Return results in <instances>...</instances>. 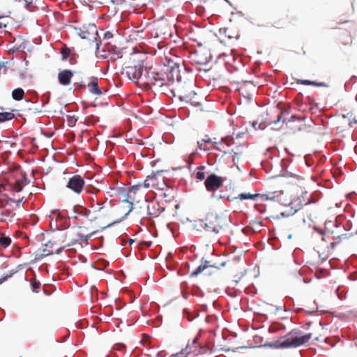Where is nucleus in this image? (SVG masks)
I'll list each match as a JSON object with an SVG mask.
<instances>
[{"instance_id":"72a5a7b5","label":"nucleus","mask_w":357,"mask_h":357,"mask_svg":"<svg viewBox=\"0 0 357 357\" xmlns=\"http://www.w3.org/2000/svg\"><path fill=\"white\" fill-rule=\"evenodd\" d=\"M197 147L200 150L206 151L208 149V148L206 146L205 139H203L202 141L197 142Z\"/></svg>"},{"instance_id":"3c124183","label":"nucleus","mask_w":357,"mask_h":357,"mask_svg":"<svg viewBox=\"0 0 357 357\" xmlns=\"http://www.w3.org/2000/svg\"><path fill=\"white\" fill-rule=\"evenodd\" d=\"M167 268H168L169 271H173L174 267L172 265L167 264Z\"/></svg>"},{"instance_id":"58836bf2","label":"nucleus","mask_w":357,"mask_h":357,"mask_svg":"<svg viewBox=\"0 0 357 357\" xmlns=\"http://www.w3.org/2000/svg\"><path fill=\"white\" fill-rule=\"evenodd\" d=\"M193 294L195 296H204V293L199 288H197L196 290H194Z\"/></svg>"},{"instance_id":"a18cd8bd","label":"nucleus","mask_w":357,"mask_h":357,"mask_svg":"<svg viewBox=\"0 0 357 357\" xmlns=\"http://www.w3.org/2000/svg\"><path fill=\"white\" fill-rule=\"evenodd\" d=\"M261 197H262V199H265V200H273L275 199L274 196L269 197L267 195H262Z\"/></svg>"},{"instance_id":"1a4fd4ad","label":"nucleus","mask_w":357,"mask_h":357,"mask_svg":"<svg viewBox=\"0 0 357 357\" xmlns=\"http://www.w3.org/2000/svg\"><path fill=\"white\" fill-rule=\"evenodd\" d=\"M144 66L139 65L135 66H128L126 69V74L128 78L138 84H140L141 77L142 76Z\"/></svg>"},{"instance_id":"473e14b6","label":"nucleus","mask_w":357,"mask_h":357,"mask_svg":"<svg viewBox=\"0 0 357 357\" xmlns=\"http://www.w3.org/2000/svg\"><path fill=\"white\" fill-rule=\"evenodd\" d=\"M211 192H212V194L211 195V197L212 198H215L216 199L219 200L223 197L222 192H217L216 191H211Z\"/></svg>"},{"instance_id":"4be33fe9","label":"nucleus","mask_w":357,"mask_h":357,"mask_svg":"<svg viewBox=\"0 0 357 357\" xmlns=\"http://www.w3.org/2000/svg\"><path fill=\"white\" fill-rule=\"evenodd\" d=\"M196 95V93L194 91H190L187 95L180 96V102H185V103H188Z\"/></svg>"},{"instance_id":"09e8293b","label":"nucleus","mask_w":357,"mask_h":357,"mask_svg":"<svg viewBox=\"0 0 357 357\" xmlns=\"http://www.w3.org/2000/svg\"><path fill=\"white\" fill-rule=\"evenodd\" d=\"M219 31L221 34H222V33L225 34L226 32L227 31V28H221V29H220Z\"/></svg>"},{"instance_id":"e2e57ef3","label":"nucleus","mask_w":357,"mask_h":357,"mask_svg":"<svg viewBox=\"0 0 357 357\" xmlns=\"http://www.w3.org/2000/svg\"><path fill=\"white\" fill-rule=\"evenodd\" d=\"M3 27H5V26H6V24H3V23H1V22H0V28H1V27H3Z\"/></svg>"},{"instance_id":"de8ad7c7","label":"nucleus","mask_w":357,"mask_h":357,"mask_svg":"<svg viewBox=\"0 0 357 357\" xmlns=\"http://www.w3.org/2000/svg\"><path fill=\"white\" fill-rule=\"evenodd\" d=\"M239 158V154L238 153H234V155L232 158V161L234 162V163H235L236 160H238Z\"/></svg>"},{"instance_id":"4c0bfd02","label":"nucleus","mask_w":357,"mask_h":357,"mask_svg":"<svg viewBox=\"0 0 357 357\" xmlns=\"http://www.w3.org/2000/svg\"><path fill=\"white\" fill-rule=\"evenodd\" d=\"M296 83L301 84L303 85H310L311 86V80L309 79H297Z\"/></svg>"},{"instance_id":"c9c22d12","label":"nucleus","mask_w":357,"mask_h":357,"mask_svg":"<svg viewBox=\"0 0 357 357\" xmlns=\"http://www.w3.org/2000/svg\"><path fill=\"white\" fill-rule=\"evenodd\" d=\"M311 86H320V87L328 86V85L325 82H319L312 81V80H311Z\"/></svg>"},{"instance_id":"680f3d73","label":"nucleus","mask_w":357,"mask_h":357,"mask_svg":"<svg viewBox=\"0 0 357 357\" xmlns=\"http://www.w3.org/2000/svg\"><path fill=\"white\" fill-rule=\"evenodd\" d=\"M208 63V61H204V62H199V63H201V64H204V65H206Z\"/></svg>"},{"instance_id":"774afa93","label":"nucleus","mask_w":357,"mask_h":357,"mask_svg":"<svg viewBox=\"0 0 357 357\" xmlns=\"http://www.w3.org/2000/svg\"><path fill=\"white\" fill-rule=\"evenodd\" d=\"M174 207H175V210L178 209V204H176Z\"/></svg>"},{"instance_id":"412c9836","label":"nucleus","mask_w":357,"mask_h":357,"mask_svg":"<svg viewBox=\"0 0 357 357\" xmlns=\"http://www.w3.org/2000/svg\"><path fill=\"white\" fill-rule=\"evenodd\" d=\"M290 113L289 109H283L281 110V113L278 115L277 119L272 122L273 124H277L280 121L285 122L287 119H283V116L288 115Z\"/></svg>"},{"instance_id":"f8f14e48","label":"nucleus","mask_w":357,"mask_h":357,"mask_svg":"<svg viewBox=\"0 0 357 357\" xmlns=\"http://www.w3.org/2000/svg\"><path fill=\"white\" fill-rule=\"evenodd\" d=\"M153 80L151 81V86L161 87L163 85H168L167 77L162 74L157 73V75L153 76Z\"/></svg>"},{"instance_id":"6ab92c4d","label":"nucleus","mask_w":357,"mask_h":357,"mask_svg":"<svg viewBox=\"0 0 357 357\" xmlns=\"http://www.w3.org/2000/svg\"><path fill=\"white\" fill-rule=\"evenodd\" d=\"M259 197V194H251L250 192L248 193H241L238 195V198L241 200H247V199H252V200H257V197Z\"/></svg>"},{"instance_id":"49530a36","label":"nucleus","mask_w":357,"mask_h":357,"mask_svg":"<svg viewBox=\"0 0 357 357\" xmlns=\"http://www.w3.org/2000/svg\"><path fill=\"white\" fill-rule=\"evenodd\" d=\"M305 161L307 167H311L313 164V162L311 160H308L307 156L305 157Z\"/></svg>"},{"instance_id":"bb28decb","label":"nucleus","mask_w":357,"mask_h":357,"mask_svg":"<svg viewBox=\"0 0 357 357\" xmlns=\"http://www.w3.org/2000/svg\"><path fill=\"white\" fill-rule=\"evenodd\" d=\"M11 243V239L8 236L0 237V244L3 247L8 246Z\"/></svg>"},{"instance_id":"864d4df0","label":"nucleus","mask_w":357,"mask_h":357,"mask_svg":"<svg viewBox=\"0 0 357 357\" xmlns=\"http://www.w3.org/2000/svg\"><path fill=\"white\" fill-rule=\"evenodd\" d=\"M357 79V77L355 76V75H353L351 77V81H353L354 82H356Z\"/></svg>"},{"instance_id":"6e6552de","label":"nucleus","mask_w":357,"mask_h":357,"mask_svg":"<svg viewBox=\"0 0 357 357\" xmlns=\"http://www.w3.org/2000/svg\"><path fill=\"white\" fill-rule=\"evenodd\" d=\"M224 182V179L215 173L211 174L205 179L204 184L208 191H216Z\"/></svg>"},{"instance_id":"423d86ee","label":"nucleus","mask_w":357,"mask_h":357,"mask_svg":"<svg viewBox=\"0 0 357 357\" xmlns=\"http://www.w3.org/2000/svg\"><path fill=\"white\" fill-rule=\"evenodd\" d=\"M85 181L80 175H74L70 177L66 184V188L75 194H80L84 188Z\"/></svg>"},{"instance_id":"f3484780","label":"nucleus","mask_w":357,"mask_h":357,"mask_svg":"<svg viewBox=\"0 0 357 357\" xmlns=\"http://www.w3.org/2000/svg\"><path fill=\"white\" fill-rule=\"evenodd\" d=\"M75 213L88 218L90 214V211L81 206H75L73 208Z\"/></svg>"},{"instance_id":"c85d7f7f","label":"nucleus","mask_w":357,"mask_h":357,"mask_svg":"<svg viewBox=\"0 0 357 357\" xmlns=\"http://www.w3.org/2000/svg\"><path fill=\"white\" fill-rule=\"evenodd\" d=\"M109 52H112L114 54L116 55L117 58H120L121 56V49L115 47L111 46L108 47Z\"/></svg>"},{"instance_id":"7ed1b4c3","label":"nucleus","mask_w":357,"mask_h":357,"mask_svg":"<svg viewBox=\"0 0 357 357\" xmlns=\"http://www.w3.org/2000/svg\"><path fill=\"white\" fill-rule=\"evenodd\" d=\"M197 341L198 337H195L192 340L191 344H188L185 348L182 349L180 351V357H191L190 356L192 354L197 356L198 354H205L208 351H209L210 353L212 352L214 345H212L211 348L208 349L207 346L199 344Z\"/></svg>"},{"instance_id":"a19ab883","label":"nucleus","mask_w":357,"mask_h":357,"mask_svg":"<svg viewBox=\"0 0 357 357\" xmlns=\"http://www.w3.org/2000/svg\"><path fill=\"white\" fill-rule=\"evenodd\" d=\"M313 229L318 232L319 234H320L321 235H324L325 234V231L322 229H321L319 227H318L317 226H314L313 227Z\"/></svg>"},{"instance_id":"cd10ccee","label":"nucleus","mask_w":357,"mask_h":357,"mask_svg":"<svg viewBox=\"0 0 357 357\" xmlns=\"http://www.w3.org/2000/svg\"><path fill=\"white\" fill-rule=\"evenodd\" d=\"M266 126H267V125L264 122H261V123H258L257 121L252 122V127L255 130H264L266 128Z\"/></svg>"},{"instance_id":"4d7b16f0","label":"nucleus","mask_w":357,"mask_h":357,"mask_svg":"<svg viewBox=\"0 0 357 357\" xmlns=\"http://www.w3.org/2000/svg\"><path fill=\"white\" fill-rule=\"evenodd\" d=\"M174 26H175L176 33L178 35V28L176 25H175Z\"/></svg>"},{"instance_id":"8fccbe9b","label":"nucleus","mask_w":357,"mask_h":357,"mask_svg":"<svg viewBox=\"0 0 357 357\" xmlns=\"http://www.w3.org/2000/svg\"><path fill=\"white\" fill-rule=\"evenodd\" d=\"M50 100V97L47 96L45 100H43V106H44L45 104L48 103Z\"/></svg>"},{"instance_id":"2eb2a0df","label":"nucleus","mask_w":357,"mask_h":357,"mask_svg":"<svg viewBox=\"0 0 357 357\" xmlns=\"http://www.w3.org/2000/svg\"><path fill=\"white\" fill-rule=\"evenodd\" d=\"M279 166L280 168V176H285V177H294V174L291 172H289L287 169V166L284 165V159H282L279 162Z\"/></svg>"},{"instance_id":"052dcab7","label":"nucleus","mask_w":357,"mask_h":357,"mask_svg":"<svg viewBox=\"0 0 357 357\" xmlns=\"http://www.w3.org/2000/svg\"><path fill=\"white\" fill-rule=\"evenodd\" d=\"M185 162L186 164L190 165L192 164V162H190L189 160H185Z\"/></svg>"},{"instance_id":"5701e85b","label":"nucleus","mask_w":357,"mask_h":357,"mask_svg":"<svg viewBox=\"0 0 357 357\" xmlns=\"http://www.w3.org/2000/svg\"><path fill=\"white\" fill-rule=\"evenodd\" d=\"M14 118V114L12 112H0V123L6 121L11 120Z\"/></svg>"},{"instance_id":"ddd939ff","label":"nucleus","mask_w":357,"mask_h":357,"mask_svg":"<svg viewBox=\"0 0 357 357\" xmlns=\"http://www.w3.org/2000/svg\"><path fill=\"white\" fill-rule=\"evenodd\" d=\"M146 209H147V215H158L162 209H160L158 204L157 203H152V206H151L150 204L146 205Z\"/></svg>"},{"instance_id":"f03ea898","label":"nucleus","mask_w":357,"mask_h":357,"mask_svg":"<svg viewBox=\"0 0 357 357\" xmlns=\"http://www.w3.org/2000/svg\"><path fill=\"white\" fill-rule=\"evenodd\" d=\"M165 65L167 67L165 74L167 78V84L171 86V93L174 96H176L177 82H178V57L177 55L169 52V56H165Z\"/></svg>"},{"instance_id":"bf43d9fd","label":"nucleus","mask_w":357,"mask_h":357,"mask_svg":"<svg viewBox=\"0 0 357 357\" xmlns=\"http://www.w3.org/2000/svg\"><path fill=\"white\" fill-rule=\"evenodd\" d=\"M211 142V139H205V144H206V143H210Z\"/></svg>"},{"instance_id":"2f4dec72","label":"nucleus","mask_w":357,"mask_h":357,"mask_svg":"<svg viewBox=\"0 0 357 357\" xmlns=\"http://www.w3.org/2000/svg\"><path fill=\"white\" fill-rule=\"evenodd\" d=\"M181 114L184 115V117L189 116L190 111L183 106L180 105V119H181Z\"/></svg>"},{"instance_id":"aec40b11","label":"nucleus","mask_w":357,"mask_h":357,"mask_svg":"<svg viewBox=\"0 0 357 357\" xmlns=\"http://www.w3.org/2000/svg\"><path fill=\"white\" fill-rule=\"evenodd\" d=\"M89 91L91 93L96 94V95H101L102 92L98 88V82L96 80H93L89 84Z\"/></svg>"},{"instance_id":"e433bc0d","label":"nucleus","mask_w":357,"mask_h":357,"mask_svg":"<svg viewBox=\"0 0 357 357\" xmlns=\"http://www.w3.org/2000/svg\"><path fill=\"white\" fill-rule=\"evenodd\" d=\"M40 283L37 281H34L31 283L32 290L35 292L38 291V289L40 287Z\"/></svg>"},{"instance_id":"7c9ffc66","label":"nucleus","mask_w":357,"mask_h":357,"mask_svg":"<svg viewBox=\"0 0 357 357\" xmlns=\"http://www.w3.org/2000/svg\"><path fill=\"white\" fill-rule=\"evenodd\" d=\"M261 165L266 172L272 169L273 167V164L268 162H261Z\"/></svg>"},{"instance_id":"a211bd4d","label":"nucleus","mask_w":357,"mask_h":357,"mask_svg":"<svg viewBox=\"0 0 357 357\" xmlns=\"http://www.w3.org/2000/svg\"><path fill=\"white\" fill-rule=\"evenodd\" d=\"M24 96V91L22 88H17L12 92V98L15 100H21L23 99Z\"/></svg>"},{"instance_id":"603ef678","label":"nucleus","mask_w":357,"mask_h":357,"mask_svg":"<svg viewBox=\"0 0 357 357\" xmlns=\"http://www.w3.org/2000/svg\"><path fill=\"white\" fill-rule=\"evenodd\" d=\"M212 231H213V232H215V234H218V233L219 232V229H217L216 227H213V229H212Z\"/></svg>"},{"instance_id":"338daca9","label":"nucleus","mask_w":357,"mask_h":357,"mask_svg":"<svg viewBox=\"0 0 357 357\" xmlns=\"http://www.w3.org/2000/svg\"><path fill=\"white\" fill-rule=\"evenodd\" d=\"M342 236H343L344 238H348V236L347 234H342Z\"/></svg>"},{"instance_id":"f704fd0d","label":"nucleus","mask_w":357,"mask_h":357,"mask_svg":"<svg viewBox=\"0 0 357 357\" xmlns=\"http://www.w3.org/2000/svg\"><path fill=\"white\" fill-rule=\"evenodd\" d=\"M61 56L63 60H66L70 54V50L69 49H63L61 51Z\"/></svg>"},{"instance_id":"9d476101","label":"nucleus","mask_w":357,"mask_h":357,"mask_svg":"<svg viewBox=\"0 0 357 357\" xmlns=\"http://www.w3.org/2000/svg\"><path fill=\"white\" fill-rule=\"evenodd\" d=\"M155 75H157V72L153 70L152 68H147L144 67L139 84L151 86V81L153 80V76Z\"/></svg>"},{"instance_id":"c03bdc74","label":"nucleus","mask_w":357,"mask_h":357,"mask_svg":"<svg viewBox=\"0 0 357 357\" xmlns=\"http://www.w3.org/2000/svg\"><path fill=\"white\" fill-rule=\"evenodd\" d=\"M183 316L186 317L189 321H192L194 318L188 316V312L186 309L183 310Z\"/></svg>"},{"instance_id":"b1692460","label":"nucleus","mask_w":357,"mask_h":357,"mask_svg":"<svg viewBox=\"0 0 357 357\" xmlns=\"http://www.w3.org/2000/svg\"><path fill=\"white\" fill-rule=\"evenodd\" d=\"M301 209V205L298 208L291 207L289 210L280 213V215L283 218H287L294 215L297 211Z\"/></svg>"},{"instance_id":"393cba45","label":"nucleus","mask_w":357,"mask_h":357,"mask_svg":"<svg viewBox=\"0 0 357 357\" xmlns=\"http://www.w3.org/2000/svg\"><path fill=\"white\" fill-rule=\"evenodd\" d=\"M199 170L197 171L195 174H196V178L199 180V181H202L205 178V172H204V169H205V167L204 166H201L199 168Z\"/></svg>"},{"instance_id":"6e6d98bb","label":"nucleus","mask_w":357,"mask_h":357,"mask_svg":"<svg viewBox=\"0 0 357 357\" xmlns=\"http://www.w3.org/2000/svg\"><path fill=\"white\" fill-rule=\"evenodd\" d=\"M337 242H332V243H331V247H332V248H334L335 246H336V245H337Z\"/></svg>"},{"instance_id":"f257e3e1","label":"nucleus","mask_w":357,"mask_h":357,"mask_svg":"<svg viewBox=\"0 0 357 357\" xmlns=\"http://www.w3.org/2000/svg\"><path fill=\"white\" fill-rule=\"evenodd\" d=\"M299 329H293L279 340L266 344V347L273 349L296 348L303 345L311 339L312 333L302 335Z\"/></svg>"},{"instance_id":"0e129e2a","label":"nucleus","mask_w":357,"mask_h":357,"mask_svg":"<svg viewBox=\"0 0 357 357\" xmlns=\"http://www.w3.org/2000/svg\"><path fill=\"white\" fill-rule=\"evenodd\" d=\"M240 16H243V13L241 12V11H238L237 13Z\"/></svg>"},{"instance_id":"dca6fc26","label":"nucleus","mask_w":357,"mask_h":357,"mask_svg":"<svg viewBox=\"0 0 357 357\" xmlns=\"http://www.w3.org/2000/svg\"><path fill=\"white\" fill-rule=\"evenodd\" d=\"M26 185V178H24L22 180L17 179V180L15 181V183L13 185V190L17 192H20L23 189V187Z\"/></svg>"},{"instance_id":"39448f33","label":"nucleus","mask_w":357,"mask_h":357,"mask_svg":"<svg viewBox=\"0 0 357 357\" xmlns=\"http://www.w3.org/2000/svg\"><path fill=\"white\" fill-rule=\"evenodd\" d=\"M142 187L140 183L137 185H134L129 188L128 192L126 195V198L123 200V202L129 203V209L128 211L124 215L123 219H125L128 217V215L134 210V202L137 201V194L140 192Z\"/></svg>"},{"instance_id":"20e7f679","label":"nucleus","mask_w":357,"mask_h":357,"mask_svg":"<svg viewBox=\"0 0 357 357\" xmlns=\"http://www.w3.org/2000/svg\"><path fill=\"white\" fill-rule=\"evenodd\" d=\"M76 33L82 39L89 40H96L98 36V29L93 23L83 24L81 27H75Z\"/></svg>"},{"instance_id":"4468645a","label":"nucleus","mask_w":357,"mask_h":357,"mask_svg":"<svg viewBox=\"0 0 357 357\" xmlns=\"http://www.w3.org/2000/svg\"><path fill=\"white\" fill-rule=\"evenodd\" d=\"M140 185L144 189L154 187L157 185L156 178L155 176H147L146 180L143 183H140Z\"/></svg>"},{"instance_id":"13d9d810","label":"nucleus","mask_w":357,"mask_h":357,"mask_svg":"<svg viewBox=\"0 0 357 357\" xmlns=\"http://www.w3.org/2000/svg\"><path fill=\"white\" fill-rule=\"evenodd\" d=\"M314 312V311H306V314H312Z\"/></svg>"},{"instance_id":"ea45409f","label":"nucleus","mask_w":357,"mask_h":357,"mask_svg":"<svg viewBox=\"0 0 357 357\" xmlns=\"http://www.w3.org/2000/svg\"><path fill=\"white\" fill-rule=\"evenodd\" d=\"M175 224H176V222H173V221H172V222H171L168 223V225H167V226H168L169 229H170V231H172V233L174 236H175V234H174L175 231H174V225H175Z\"/></svg>"},{"instance_id":"69168bd1","label":"nucleus","mask_w":357,"mask_h":357,"mask_svg":"<svg viewBox=\"0 0 357 357\" xmlns=\"http://www.w3.org/2000/svg\"><path fill=\"white\" fill-rule=\"evenodd\" d=\"M292 238V234H289L287 236L288 239H291Z\"/></svg>"},{"instance_id":"9b49d317","label":"nucleus","mask_w":357,"mask_h":357,"mask_svg":"<svg viewBox=\"0 0 357 357\" xmlns=\"http://www.w3.org/2000/svg\"><path fill=\"white\" fill-rule=\"evenodd\" d=\"M72 77L73 73L70 70H64L58 75L59 83L63 86L70 84Z\"/></svg>"},{"instance_id":"0eeeda50","label":"nucleus","mask_w":357,"mask_h":357,"mask_svg":"<svg viewBox=\"0 0 357 357\" xmlns=\"http://www.w3.org/2000/svg\"><path fill=\"white\" fill-rule=\"evenodd\" d=\"M226 263L222 262L220 265H217L216 264H211L210 261L204 259V258H202L201 264L198 266L195 270H193L191 273V277H196L200 273H202L204 271L207 270L208 268H215L216 271H219L221 268L225 266Z\"/></svg>"},{"instance_id":"c756f323","label":"nucleus","mask_w":357,"mask_h":357,"mask_svg":"<svg viewBox=\"0 0 357 357\" xmlns=\"http://www.w3.org/2000/svg\"><path fill=\"white\" fill-rule=\"evenodd\" d=\"M234 141V137L231 136H227L222 138V142L225 143L227 146H229L231 145Z\"/></svg>"},{"instance_id":"79ce46f5","label":"nucleus","mask_w":357,"mask_h":357,"mask_svg":"<svg viewBox=\"0 0 357 357\" xmlns=\"http://www.w3.org/2000/svg\"><path fill=\"white\" fill-rule=\"evenodd\" d=\"M163 195H164V197L166 198L165 199L166 202H170L171 199L174 197L173 196H172L171 195L168 194L167 192H164Z\"/></svg>"},{"instance_id":"5fc2aeb1","label":"nucleus","mask_w":357,"mask_h":357,"mask_svg":"<svg viewBox=\"0 0 357 357\" xmlns=\"http://www.w3.org/2000/svg\"><path fill=\"white\" fill-rule=\"evenodd\" d=\"M295 119H296V116L295 115H292L291 116V119H289V121H294L295 120Z\"/></svg>"},{"instance_id":"a878e982","label":"nucleus","mask_w":357,"mask_h":357,"mask_svg":"<svg viewBox=\"0 0 357 357\" xmlns=\"http://www.w3.org/2000/svg\"><path fill=\"white\" fill-rule=\"evenodd\" d=\"M51 213L52 215H50V218L52 219V220L55 218L56 220H57L58 219H63V216L61 214L60 211L59 210H52L51 211Z\"/></svg>"},{"instance_id":"37998d69","label":"nucleus","mask_w":357,"mask_h":357,"mask_svg":"<svg viewBox=\"0 0 357 357\" xmlns=\"http://www.w3.org/2000/svg\"><path fill=\"white\" fill-rule=\"evenodd\" d=\"M113 37V34L110 31H106L104 34V38L110 39Z\"/></svg>"}]
</instances>
